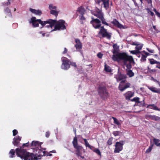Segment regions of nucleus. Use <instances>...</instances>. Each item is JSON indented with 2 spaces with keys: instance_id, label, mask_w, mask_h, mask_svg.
I'll list each match as a JSON object with an SVG mask.
<instances>
[{
  "instance_id": "obj_1",
  "label": "nucleus",
  "mask_w": 160,
  "mask_h": 160,
  "mask_svg": "<svg viewBox=\"0 0 160 160\" xmlns=\"http://www.w3.org/2000/svg\"><path fill=\"white\" fill-rule=\"evenodd\" d=\"M118 49H113L112 52L113 55L112 58L114 61H117L118 59L122 60L123 63L127 68L130 69L132 68V63L135 62L132 56H128L125 52L120 53L118 52Z\"/></svg>"
},
{
  "instance_id": "obj_2",
  "label": "nucleus",
  "mask_w": 160,
  "mask_h": 160,
  "mask_svg": "<svg viewBox=\"0 0 160 160\" xmlns=\"http://www.w3.org/2000/svg\"><path fill=\"white\" fill-rule=\"evenodd\" d=\"M92 20L90 21V23L91 24L93 27L95 29H98L100 28V31L98 34L99 35H102L103 38H106L108 40H110L111 38L112 33L111 32H108L107 30L104 28L103 26H101V21L98 19H94L92 17Z\"/></svg>"
},
{
  "instance_id": "obj_3",
  "label": "nucleus",
  "mask_w": 160,
  "mask_h": 160,
  "mask_svg": "<svg viewBox=\"0 0 160 160\" xmlns=\"http://www.w3.org/2000/svg\"><path fill=\"white\" fill-rule=\"evenodd\" d=\"M17 156L24 160H37V158L33 153H30L26 149L20 147L15 150Z\"/></svg>"
},
{
  "instance_id": "obj_4",
  "label": "nucleus",
  "mask_w": 160,
  "mask_h": 160,
  "mask_svg": "<svg viewBox=\"0 0 160 160\" xmlns=\"http://www.w3.org/2000/svg\"><path fill=\"white\" fill-rule=\"evenodd\" d=\"M98 92L101 98L103 100L107 99L109 96V94L105 86L98 87Z\"/></svg>"
},
{
  "instance_id": "obj_5",
  "label": "nucleus",
  "mask_w": 160,
  "mask_h": 160,
  "mask_svg": "<svg viewBox=\"0 0 160 160\" xmlns=\"http://www.w3.org/2000/svg\"><path fill=\"white\" fill-rule=\"evenodd\" d=\"M54 21H55L54 24V26H55L54 29L53 31L62 30L66 29L65 24H67L64 20H60L58 21H57L56 20H54Z\"/></svg>"
},
{
  "instance_id": "obj_6",
  "label": "nucleus",
  "mask_w": 160,
  "mask_h": 160,
  "mask_svg": "<svg viewBox=\"0 0 160 160\" xmlns=\"http://www.w3.org/2000/svg\"><path fill=\"white\" fill-rule=\"evenodd\" d=\"M72 143L74 148L76 149V154L78 156H80L82 154L81 151L83 149V147L80 145H78L77 137L75 136L73 139L72 142Z\"/></svg>"
},
{
  "instance_id": "obj_7",
  "label": "nucleus",
  "mask_w": 160,
  "mask_h": 160,
  "mask_svg": "<svg viewBox=\"0 0 160 160\" xmlns=\"http://www.w3.org/2000/svg\"><path fill=\"white\" fill-rule=\"evenodd\" d=\"M37 21H38L39 24H40L42 25V27H44L47 24H49V25L47 26L48 27L52 28L54 26V24L55 22L54 20L52 19H49L46 21H42L40 19H37Z\"/></svg>"
},
{
  "instance_id": "obj_8",
  "label": "nucleus",
  "mask_w": 160,
  "mask_h": 160,
  "mask_svg": "<svg viewBox=\"0 0 160 160\" xmlns=\"http://www.w3.org/2000/svg\"><path fill=\"white\" fill-rule=\"evenodd\" d=\"M62 64L61 68L64 70H67L70 68L71 61L67 58L63 57L62 58Z\"/></svg>"
},
{
  "instance_id": "obj_9",
  "label": "nucleus",
  "mask_w": 160,
  "mask_h": 160,
  "mask_svg": "<svg viewBox=\"0 0 160 160\" xmlns=\"http://www.w3.org/2000/svg\"><path fill=\"white\" fill-rule=\"evenodd\" d=\"M125 143V141H120L116 142L115 148L114 150V153H119L123 149V146Z\"/></svg>"
},
{
  "instance_id": "obj_10",
  "label": "nucleus",
  "mask_w": 160,
  "mask_h": 160,
  "mask_svg": "<svg viewBox=\"0 0 160 160\" xmlns=\"http://www.w3.org/2000/svg\"><path fill=\"white\" fill-rule=\"evenodd\" d=\"M83 139L85 145L86 147H88L91 150H92L93 152H95L98 155L101 157V152L100 150L92 146L91 145H90L88 143V142L87 141L86 139L83 138Z\"/></svg>"
},
{
  "instance_id": "obj_11",
  "label": "nucleus",
  "mask_w": 160,
  "mask_h": 160,
  "mask_svg": "<svg viewBox=\"0 0 160 160\" xmlns=\"http://www.w3.org/2000/svg\"><path fill=\"white\" fill-rule=\"evenodd\" d=\"M29 23H32L33 27L34 28L38 27H39V23L37 21V19L35 17H32L30 19Z\"/></svg>"
},
{
  "instance_id": "obj_12",
  "label": "nucleus",
  "mask_w": 160,
  "mask_h": 160,
  "mask_svg": "<svg viewBox=\"0 0 160 160\" xmlns=\"http://www.w3.org/2000/svg\"><path fill=\"white\" fill-rule=\"evenodd\" d=\"M134 92L131 91H128L125 93L124 95L126 100H130V98L134 96Z\"/></svg>"
},
{
  "instance_id": "obj_13",
  "label": "nucleus",
  "mask_w": 160,
  "mask_h": 160,
  "mask_svg": "<svg viewBox=\"0 0 160 160\" xmlns=\"http://www.w3.org/2000/svg\"><path fill=\"white\" fill-rule=\"evenodd\" d=\"M75 42L76 44L75 45V47L76 48L77 51H79L82 48V44L78 39H75Z\"/></svg>"
},
{
  "instance_id": "obj_14",
  "label": "nucleus",
  "mask_w": 160,
  "mask_h": 160,
  "mask_svg": "<svg viewBox=\"0 0 160 160\" xmlns=\"http://www.w3.org/2000/svg\"><path fill=\"white\" fill-rule=\"evenodd\" d=\"M22 137L19 136L14 138V141L12 142V144L15 146H18L20 143V142L21 140Z\"/></svg>"
},
{
  "instance_id": "obj_15",
  "label": "nucleus",
  "mask_w": 160,
  "mask_h": 160,
  "mask_svg": "<svg viewBox=\"0 0 160 160\" xmlns=\"http://www.w3.org/2000/svg\"><path fill=\"white\" fill-rule=\"evenodd\" d=\"M127 78V77L126 75L122 74L120 73L118 74L116 76V78L117 82L121 81Z\"/></svg>"
},
{
  "instance_id": "obj_16",
  "label": "nucleus",
  "mask_w": 160,
  "mask_h": 160,
  "mask_svg": "<svg viewBox=\"0 0 160 160\" xmlns=\"http://www.w3.org/2000/svg\"><path fill=\"white\" fill-rule=\"evenodd\" d=\"M112 23L119 28H124L123 25L121 24L118 21L115 19H114L113 21L112 22Z\"/></svg>"
},
{
  "instance_id": "obj_17",
  "label": "nucleus",
  "mask_w": 160,
  "mask_h": 160,
  "mask_svg": "<svg viewBox=\"0 0 160 160\" xmlns=\"http://www.w3.org/2000/svg\"><path fill=\"white\" fill-rule=\"evenodd\" d=\"M29 11L32 13L36 15L40 16L42 14V11L39 9L36 10L32 8H30Z\"/></svg>"
},
{
  "instance_id": "obj_18",
  "label": "nucleus",
  "mask_w": 160,
  "mask_h": 160,
  "mask_svg": "<svg viewBox=\"0 0 160 160\" xmlns=\"http://www.w3.org/2000/svg\"><path fill=\"white\" fill-rule=\"evenodd\" d=\"M101 2H102L103 4L104 5V7L106 10L108 9V0H107V1L105 2L102 0H97L96 3L99 5Z\"/></svg>"
},
{
  "instance_id": "obj_19",
  "label": "nucleus",
  "mask_w": 160,
  "mask_h": 160,
  "mask_svg": "<svg viewBox=\"0 0 160 160\" xmlns=\"http://www.w3.org/2000/svg\"><path fill=\"white\" fill-rule=\"evenodd\" d=\"M4 13L8 16L12 17V14L11 11L8 7H5L4 8Z\"/></svg>"
},
{
  "instance_id": "obj_20",
  "label": "nucleus",
  "mask_w": 160,
  "mask_h": 160,
  "mask_svg": "<svg viewBox=\"0 0 160 160\" xmlns=\"http://www.w3.org/2000/svg\"><path fill=\"white\" fill-rule=\"evenodd\" d=\"M77 11L78 12L80 15H83L85 13L86 11L84 8L81 6L78 8Z\"/></svg>"
},
{
  "instance_id": "obj_21",
  "label": "nucleus",
  "mask_w": 160,
  "mask_h": 160,
  "mask_svg": "<svg viewBox=\"0 0 160 160\" xmlns=\"http://www.w3.org/2000/svg\"><path fill=\"white\" fill-rule=\"evenodd\" d=\"M147 108L160 111V108H158L155 104H149L147 107Z\"/></svg>"
},
{
  "instance_id": "obj_22",
  "label": "nucleus",
  "mask_w": 160,
  "mask_h": 160,
  "mask_svg": "<svg viewBox=\"0 0 160 160\" xmlns=\"http://www.w3.org/2000/svg\"><path fill=\"white\" fill-rule=\"evenodd\" d=\"M148 88L153 92L160 93V89H158L156 88L153 87H148Z\"/></svg>"
},
{
  "instance_id": "obj_23",
  "label": "nucleus",
  "mask_w": 160,
  "mask_h": 160,
  "mask_svg": "<svg viewBox=\"0 0 160 160\" xmlns=\"http://www.w3.org/2000/svg\"><path fill=\"white\" fill-rule=\"evenodd\" d=\"M129 70L126 69L127 75H128L129 78H131L134 76V73L132 71L130 70V69H128Z\"/></svg>"
},
{
  "instance_id": "obj_24",
  "label": "nucleus",
  "mask_w": 160,
  "mask_h": 160,
  "mask_svg": "<svg viewBox=\"0 0 160 160\" xmlns=\"http://www.w3.org/2000/svg\"><path fill=\"white\" fill-rule=\"evenodd\" d=\"M94 16L100 19L103 16L101 11H99L93 14Z\"/></svg>"
},
{
  "instance_id": "obj_25",
  "label": "nucleus",
  "mask_w": 160,
  "mask_h": 160,
  "mask_svg": "<svg viewBox=\"0 0 160 160\" xmlns=\"http://www.w3.org/2000/svg\"><path fill=\"white\" fill-rule=\"evenodd\" d=\"M153 141L155 145L157 147H160V140L159 139L154 138L153 139Z\"/></svg>"
},
{
  "instance_id": "obj_26",
  "label": "nucleus",
  "mask_w": 160,
  "mask_h": 160,
  "mask_svg": "<svg viewBox=\"0 0 160 160\" xmlns=\"http://www.w3.org/2000/svg\"><path fill=\"white\" fill-rule=\"evenodd\" d=\"M31 146L32 147L35 146L38 147L39 146L41 147L39 142L37 141H33L31 144Z\"/></svg>"
},
{
  "instance_id": "obj_27",
  "label": "nucleus",
  "mask_w": 160,
  "mask_h": 160,
  "mask_svg": "<svg viewBox=\"0 0 160 160\" xmlns=\"http://www.w3.org/2000/svg\"><path fill=\"white\" fill-rule=\"evenodd\" d=\"M104 70L107 72H112V70L110 67L106 64H105L104 65Z\"/></svg>"
},
{
  "instance_id": "obj_28",
  "label": "nucleus",
  "mask_w": 160,
  "mask_h": 160,
  "mask_svg": "<svg viewBox=\"0 0 160 160\" xmlns=\"http://www.w3.org/2000/svg\"><path fill=\"white\" fill-rule=\"evenodd\" d=\"M138 45H137L135 47V49L136 50L139 51L140 50H141L142 49V47L143 46V44L142 43L139 42H138Z\"/></svg>"
},
{
  "instance_id": "obj_29",
  "label": "nucleus",
  "mask_w": 160,
  "mask_h": 160,
  "mask_svg": "<svg viewBox=\"0 0 160 160\" xmlns=\"http://www.w3.org/2000/svg\"><path fill=\"white\" fill-rule=\"evenodd\" d=\"M12 0H8V1L7 2H3L2 3L1 5L3 7H4V8L5 7H6V6H8L9 5L11 4L10 1Z\"/></svg>"
},
{
  "instance_id": "obj_30",
  "label": "nucleus",
  "mask_w": 160,
  "mask_h": 160,
  "mask_svg": "<svg viewBox=\"0 0 160 160\" xmlns=\"http://www.w3.org/2000/svg\"><path fill=\"white\" fill-rule=\"evenodd\" d=\"M50 13L55 16L57 17L58 15V12L56 10V9L51 10Z\"/></svg>"
},
{
  "instance_id": "obj_31",
  "label": "nucleus",
  "mask_w": 160,
  "mask_h": 160,
  "mask_svg": "<svg viewBox=\"0 0 160 160\" xmlns=\"http://www.w3.org/2000/svg\"><path fill=\"white\" fill-rule=\"evenodd\" d=\"M15 151L14 149H12L10 150L9 152V154H10L9 157L10 158H12L14 157L15 156Z\"/></svg>"
},
{
  "instance_id": "obj_32",
  "label": "nucleus",
  "mask_w": 160,
  "mask_h": 160,
  "mask_svg": "<svg viewBox=\"0 0 160 160\" xmlns=\"http://www.w3.org/2000/svg\"><path fill=\"white\" fill-rule=\"evenodd\" d=\"M114 121V123L118 126L120 125L121 123L117 118L114 117H112Z\"/></svg>"
},
{
  "instance_id": "obj_33",
  "label": "nucleus",
  "mask_w": 160,
  "mask_h": 160,
  "mask_svg": "<svg viewBox=\"0 0 160 160\" xmlns=\"http://www.w3.org/2000/svg\"><path fill=\"white\" fill-rule=\"evenodd\" d=\"M122 132L118 131H114L112 132V134L115 137L120 135L122 134Z\"/></svg>"
},
{
  "instance_id": "obj_34",
  "label": "nucleus",
  "mask_w": 160,
  "mask_h": 160,
  "mask_svg": "<svg viewBox=\"0 0 160 160\" xmlns=\"http://www.w3.org/2000/svg\"><path fill=\"white\" fill-rule=\"evenodd\" d=\"M131 101L132 102H135L136 103H140L139 101V98L138 97H135L132 99Z\"/></svg>"
},
{
  "instance_id": "obj_35",
  "label": "nucleus",
  "mask_w": 160,
  "mask_h": 160,
  "mask_svg": "<svg viewBox=\"0 0 160 160\" xmlns=\"http://www.w3.org/2000/svg\"><path fill=\"white\" fill-rule=\"evenodd\" d=\"M149 60L150 62V63L151 64H158L159 63V62H158L153 59H149Z\"/></svg>"
},
{
  "instance_id": "obj_36",
  "label": "nucleus",
  "mask_w": 160,
  "mask_h": 160,
  "mask_svg": "<svg viewBox=\"0 0 160 160\" xmlns=\"http://www.w3.org/2000/svg\"><path fill=\"white\" fill-rule=\"evenodd\" d=\"M156 70L155 69H151L149 67H148V73L152 74L155 72Z\"/></svg>"
},
{
  "instance_id": "obj_37",
  "label": "nucleus",
  "mask_w": 160,
  "mask_h": 160,
  "mask_svg": "<svg viewBox=\"0 0 160 160\" xmlns=\"http://www.w3.org/2000/svg\"><path fill=\"white\" fill-rule=\"evenodd\" d=\"M100 19L101 20L102 23L107 26L109 25L105 21V19L104 18L103 16Z\"/></svg>"
},
{
  "instance_id": "obj_38",
  "label": "nucleus",
  "mask_w": 160,
  "mask_h": 160,
  "mask_svg": "<svg viewBox=\"0 0 160 160\" xmlns=\"http://www.w3.org/2000/svg\"><path fill=\"white\" fill-rule=\"evenodd\" d=\"M113 139V138L112 137H111L109 138L107 142V143L108 145H111L112 144Z\"/></svg>"
},
{
  "instance_id": "obj_39",
  "label": "nucleus",
  "mask_w": 160,
  "mask_h": 160,
  "mask_svg": "<svg viewBox=\"0 0 160 160\" xmlns=\"http://www.w3.org/2000/svg\"><path fill=\"white\" fill-rule=\"evenodd\" d=\"M153 146V144L150 145V146H149V148L146 150V152L149 153L152 150Z\"/></svg>"
},
{
  "instance_id": "obj_40",
  "label": "nucleus",
  "mask_w": 160,
  "mask_h": 160,
  "mask_svg": "<svg viewBox=\"0 0 160 160\" xmlns=\"http://www.w3.org/2000/svg\"><path fill=\"white\" fill-rule=\"evenodd\" d=\"M130 53L133 54H137L140 53V52L138 50H132L130 51Z\"/></svg>"
},
{
  "instance_id": "obj_41",
  "label": "nucleus",
  "mask_w": 160,
  "mask_h": 160,
  "mask_svg": "<svg viewBox=\"0 0 160 160\" xmlns=\"http://www.w3.org/2000/svg\"><path fill=\"white\" fill-rule=\"evenodd\" d=\"M49 9L51 10H53V9H56L57 7L55 6H54L52 4H50L49 5Z\"/></svg>"
},
{
  "instance_id": "obj_42",
  "label": "nucleus",
  "mask_w": 160,
  "mask_h": 160,
  "mask_svg": "<svg viewBox=\"0 0 160 160\" xmlns=\"http://www.w3.org/2000/svg\"><path fill=\"white\" fill-rule=\"evenodd\" d=\"M160 119V117L158 116H156L155 115H153V118L152 120H155L156 121L159 120Z\"/></svg>"
},
{
  "instance_id": "obj_43",
  "label": "nucleus",
  "mask_w": 160,
  "mask_h": 160,
  "mask_svg": "<svg viewBox=\"0 0 160 160\" xmlns=\"http://www.w3.org/2000/svg\"><path fill=\"white\" fill-rule=\"evenodd\" d=\"M147 57L146 55L144 54H142V56L141 58V61L143 62H144L146 60V58Z\"/></svg>"
},
{
  "instance_id": "obj_44",
  "label": "nucleus",
  "mask_w": 160,
  "mask_h": 160,
  "mask_svg": "<svg viewBox=\"0 0 160 160\" xmlns=\"http://www.w3.org/2000/svg\"><path fill=\"white\" fill-rule=\"evenodd\" d=\"M119 89L121 91H124L125 89H124V87L122 85H119L118 87Z\"/></svg>"
},
{
  "instance_id": "obj_45",
  "label": "nucleus",
  "mask_w": 160,
  "mask_h": 160,
  "mask_svg": "<svg viewBox=\"0 0 160 160\" xmlns=\"http://www.w3.org/2000/svg\"><path fill=\"white\" fill-rule=\"evenodd\" d=\"M153 115H148L146 116V118L147 119H151L152 120Z\"/></svg>"
},
{
  "instance_id": "obj_46",
  "label": "nucleus",
  "mask_w": 160,
  "mask_h": 160,
  "mask_svg": "<svg viewBox=\"0 0 160 160\" xmlns=\"http://www.w3.org/2000/svg\"><path fill=\"white\" fill-rule=\"evenodd\" d=\"M153 11L155 12L156 14L158 17H160V13L158 12L156 9H154Z\"/></svg>"
},
{
  "instance_id": "obj_47",
  "label": "nucleus",
  "mask_w": 160,
  "mask_h": 160,
  "mask_svg": "<svg viewBox=\"0 0 160 160\" xmlns=\"http://www.w3.org/2000/svg\"><path fill=\"white\" fill-rule=\"evenodd\" d=\"M113 48L114 49H119V47L117 45V44H114L113 45Z\"/></svg>"
},
{
  "instance_id": "obj_48",
  "label": "nucleus",
  "mask_w": 160,
  "mask_h": 160,
  "mask_svg": "<svg viewBox=\"0 0 160 160\" xmlns=\"http://www.w3.org/2000/svg\"><path fill=\"white\" fill-rule=\"evenodd\" d=\"M12 133H13V136H15L18 134V131L17 130L14 129L12 131Z\"/></svg>"
},
{
  "instance_id": "obj_49",
  "label": "nucleus",
  "mask_w": 160,
  "mask_h": 160,
  "mask_svg": "<svg viewBox=\"0 0 160 160\" xmlns=\"http://www.w3.org/2000/svg\"><path fill=\"white\" fill-rule=\"evenodd\" d=\"M130 84L128 82L126 83V84H125L124 86V89H125L126 88H127L130 87Z\"/></svg>"
},
{
  "instance_id": "obj_50",
  "label": "nucleus",
  "mask_w": 160,
  "mask_h": 160,
  "mask_svg": "<svg viewBox=\"0 0 160 160\" xmlns=\"http://www.w3.org/2000/svg\"><path fill=\"white\" fill-rule=\"evenodd\" d=\"M98 57L99 58H101L103 56V54L100 52H99L97 54Z\"/></svg>"
},
{
  "instance_id": "obj_51",
  "label": "nucleus",
  "mask_w": 160,
  "mask_h": 160,
  "mask_svg": "<svg viewBox=\"0 0 160 160\" xmlns=\"http://www.w3.org/2000/svg\"><path fill=\"white\" fill-rule=\"evenodd\" d=\"M50 134V133L49 131H47L46 132L45 136L46 138H48L49 137Z\"/></svg>"
},
{
  "instance_id": "obj_52",
  "label": "nucleus",
  "mask_w": 160,
  "mask_h": 160,
  "mask_svg": "<svg viewBox=\"0 0 160 160\" xmlns=\"http://www.w3.org/2000/svg\"><path fill=\"white\" fill-rule=\"evenodd\" d=\"M71 65L72 66H74V67L76 68L77 67V66L75 62H71V63H70V65Z\"/></svg>"
},
{
  "instance_id": "obj_53",
  "label": "nucleus",
  "mask_w": 160,
  "mask_h": 160,
  "mask_svg": "<svg viewBox=\"0 0 160 160\" xmlns=\"http://www.w3.org/2000/svg\"><path fill=\"white\" fill-rule=\"evenodd\" d=\"M28 142L26 143H24L22 145V148H23L25 147H28Z\"/></svg>"
},
{
  "instance_id": "obj_54",
  "label": "nucleus",
  "mask_w": 160,
  "mask_h": 160,
  "mask_svg": "<svg viewBox=\"0 0 160 160\" xmlns=\"http://www.w3.org/2000/svg\"><path fill=\"white\" fill-rule=\"evenodd\" d=\"M138 42H132V43H131L130 44L131 45H135L136 46L137 45H138Z\"/></svg>"
},
{
  "instance_id": "obj_55",
  "label": "nucleus",
  "mask_w": 160,
  "mask_h": 160,
  "mask_svg": "<svg viewBox=\"0 0 160 160\" xmlns=\"http://www.w3.org/2000/svg\"><path fill=\"white\" fill-rule=\"evenodd\" d=\"M140 103L139 106L140 107H143L145 106V102H144V100L142 102H140Z\"/></svg>"
},
{
  "instance_id": "obj_56",
  "label": "nucleus",
  "mask_w": 160,
  "mask_h": 160,
  "mask_svg": "<svg viewBox=\"0 0 160 160\" xmlns=\"http://www.w3.org/2000/svg\"><path fill=\"white\" fill-rule=\"evenodd\" d=\"M147 50L150 52L153 53L154 52V50L152 49H149L148 48H147Z\"/></svg>"
},
{
  "instance_id": "obj_57",
  "label": "nucleus",
  "mask_w": 160,
  "mask_h": 160,
  "mask_svg": "<svg viewBox=\"0 0 160 160\" xmlns=\"http://www.w3.org/2000/svg\"><path fill=\"white\" fill-rule=\"evenodd\" d=\"M68 52V50L67 49V48H64V50L63 52V54H65L66 53Z\"/></svg>"
},
{
  "instance_id": "obj_58",
  "label": "nucleus",
  "mask_w": 160,
  "mask_h": 160,
  "mask_svg": "<svg viewBox=\"0 0 160 160\" xmlns=\"http://www.w3.org/2000/svg\"><path fill=\"white\" fill-rule=\"evenodd\" d=\"M81 18H80L81 20H85V18L83 16V15H81Z\"/></svg>"
},
{
  "instance_id": "obj_59",
  "label": "nucleus",
  "mask_w": 160,
  "mask_h": 160,
  "mask_svg": "<svg viewBox=\"0 0 160 160\" xmlns=\"http://www.w3.org/2000/svg\"><path fill=\"white\" fill-rule=\"evenodd\" d=\"M147 1L148 4H151L152 3V0H145Z\"/></svg>"
},
{
  "instance_id": "obj_60",
  "label": "nucleus",
  "mask_w": 160,
  "mask_h": 160,
  "mask_svg": "<svg viewBox=\"0 0 160 160\" xmlns=\"http://www.w3.org/2000/svg\"><path fill=\"white\" fill-rule=\"evenodd\" d=\"M157 64L158 65L156 66V68L160 69V62H159V63Z\"/></svg>"
},
{
  "instance_id": "obj_61",
  "label": "nucleus",
  "mask_w": 160,
  "mask_h": 160,
  "mask_svg": "<svg viewBox=\"0 0 160 160\" xmlns=\"http://www.w3.org/2000/svg\"><path fill=\"white\" fill-rule=\"evenodd\" d=\"M145 55H146V56L147 57V56H149L150 55V54H149V53H148V52H145Z\"/></svg>"
},
{
  "instance_id": "obj_62",
  "label": "nucleus",
  "mask_w": 160,
  "mask_h": 160,
  "mask_svg": "<svg viewBox=\"0 0 160 160\" xmlns=\"http://www.w3.org/2000/svg\"><path fill=\"white\" fill-rule=\"evenodd\" d=\"M36 157L37 158V160L38 159H40L41 158V155H38V157H37V156H36Z\"/></svg>"
},
{
  "instance_id": "obj_63",
  "label": "nucleus",
  "mask_w": 160,
  "mask_h": 160,
  "mask_svg": "<svg viewBox=\"0 0 160 160\" xmlns=\"http://www.w3.org/2000/svg\"><path fill=\"white\" fill-rule=\"evenodd\" d=\"M154 81L155 82H157V83H158V84H159V83H160V82H159V81H158L156 80H155Z\"/></svg>"
},
{
  "instance_id": "obj_64",
  "label": "nucleus",
  "mask_w": 160,
  "mask_h": 160,
  "mask_svg": "<svg viewBox=\"0 0 160 160\" xmlns=\"http://www.w3.org/2000/svg\"><path fill=\"white\" fill-rule=\"evenodd\" d=\"M125 82H126V80H122V81L121 82V83H125Z\"/></svg>"
}]
</instances>
